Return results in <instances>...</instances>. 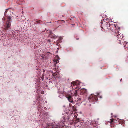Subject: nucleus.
Listing matches in <instances>:
<instances>
[{
    "label": "nucleus",
    "instance_id": "f257e3e1",
    "mask_svg": "<svg viewBox=\"0 0 128 128\" xmlns=\"http://www.w3.org/2000/svg\"><path fill=\"white\" fill-rule=\"evenodd\" d=\"M88 100L90 102H92L93 103L96 102L98 100V97L96 96L91 94L89 97Z\"/></svg>",
    "mask_w": 128,
    "mask_h": 128
},
{
    "label": "nucleus",
    "instance_id": "f03ea898",
    "mask_svg": "<svg viewBox=\"0 0 128 128\" xmlns=\"http://www.w3.org/2000/svg\"><path fill=\"white\" fill-rule=\"evenodd\" d=\"M117 36H118V41L119 42H118V43L121 44V40H124L122 34L121 33L120 34L119 32H118V34H117Z\"/></svg>",
    "mask_w": 128,
    "mask_h": 128
},
{
    "label": "nucleus",
    "instance_id": "7ed1b4c3",
    "mask_svg": "<svg viewBox=\"0 0 128 128\" xmlns=\"http://www.w3.org/2000/svg\"><path fill=\"white\" fill-rule=\"evenodd\" d=\"M46 128H60V127L58 125L51 124H48Z\"/></svg>",
    "mask_w": 128,
    "mask_h": 128
},
{
    "label": "nucleus",
    "instance_id": "20e7f679",
    "mask_svg": "<svg viewBox=\"0 0 128 128\" xmlns=\"http://www.w3.org/2000/svg\"><path fill=\"white\" fill-rule=\"evenodd\" d=\"M11 25L9 21H7L6 24L4 25V29L5 30H7L9 29L10 26Z\"/></svg>",
    "mask_w": 128,
    "mask_h": 128
},
{
    "label": "nucleus",
    "instance_id": "39448f33",
    "mask_svg": "<svg viewBox=\"0 0 128 128\" xmlns=\"http://www.w3.org/2000/svg\"><path fill=\"white\" fill-rule=\"evenodd\" d=\"M110 23L108 22H106L104 24H103L102 28L104 30L108 29L110 27Z\"/></svg>",
    "mask_w": 128,
    "mask_h": 128
},
{
    "label": "nucleus",
    "instance_id": "423d86ee",
    "mask_svg": "<svg viewBox=\"0 0 128 128\" xmlns=\"http://www.w3.org/2000/svg\"><path fill=\"white\" fill-rule=\"evenodd\" d=\"M109 26V30H111L112 31H113V30H115L116 26L114 24H110Z\"/></svg>",
    "mask_w": 128,
    "mask_h": 128
},
{
    "label": "nucleus",
    "instance_id": "0eeeda50",
    "mask_svg": "<svg viewBox=\"0 0 128 128\" xmlns=\"http://www.w3.org/2000/svg\"><path fill=\"white\" fill-rule=\"evenodd\" d=\"M66 97L67 98L68 100L71 103L73 102L72 97L70 94H68L66 96Z\"/></svg>",
    "mask_w": 128,
    "mask_h": 128
},
{
    "label": "nucleus",
    "instance_id": "6e6552de",
    "mask_svg": "<svg viewBox=\"0 0 128 128\" xmlns=\"http://www.w3.org/2000/svg\"><path fill=\"white\" fill-rule=\"evenodd\" d=\"M49 31L50 34H49V36L50 37L54 39H55L57 38V36L56 35H54L51 30H49Z\"/></svg>",
    "mask_w": 128,
    "mask_h": 128
},
{
    "label": "nucleus",
    "instance_id": "1a4fd4ad",
    "mask_svg": "<svg viewBox=\"0 0 128 128\" xmlns=\"http://www.w3.org/2000/svg\"><path fill=\"white\" fill-rule=\"evenodd\" d=\"M87 91L86 89L84 88L82 90H81V94H86Z\"/></svg>",
    "mask_w": 128,
    "mask_h": 128
},
{
    "label": "nucleus",
    "instance_id": "9d476101",
    "mask_svg": "<svg viewBox=\"0 0 128 128\" xmlns=\"http://www.w3.org/2000/svg\"><path fill=\"white\" fill-rule=\"evenodd\" d=\"M73 120L74 121H76L78 122L79 121V118H78L76 116H75Z\"/></svg>",
    "mask_w": 128,
    "mask_h": 128
},
{
    "label": "nucleus",
    "instance_id": "9b49d317",
    "mask_svg": "<svg viewBox=\"0 0 128 128\" xmlns=\"http://www.w3.org/2000/svg\"><path fill=\"white\" fill-rule=\"evenodd\" d=\"M71 84L72 87L73 88V86H77V83L75 82H72L71 83Z\"/></svg>",
    "mask_w": 128,
    "mask_h": 128
},
{
    "label": "nucleus",
    "instance_id": "f8f14e48",
    "mask_svg": "<svg viewBox=\"0 0 128 128\" xmlns=\"http://www.w3.org/2000/svg\"><path fill=\"white\" fill-rule=\"evenodd\" d=\"M54 66H56V64L59 61L57 59H54Z\"/></svg>",
    "mask_w": 128,
    "mask_h": 128
},
{
    "label": "nucleus",
    "instance_id": "ddd939ff",
    "mask_svg": "<svg viewBox=\"0 0 128 128\" xmlns=\"http://www.w3.org/2000/svg\"><path fill=\"white\" fill-rule=\"evenodd\" d=\"M72 110H73L74 112H76V106H72Z\"/></svg>",
    "mask_w": 128,
    "mask_h": 128
},
{
    "label": "nucleus",
    "instance_id": "4468645a",
    "mask_svg": "<svg viewBox=\"0 0 128 128\" xmlns=\"http://www.w3.org/2000/svg\"><path fill=\"white\" fill-rule=\"evenodd\" d=\"M77 94H78L77 90H75L73 95L76 96L77 95Z\"/></svg>",
    "mask_w": 128,
    "mask_h": 128
},
{
    "label": "nucleus",
    "instance_id": "2eb2a0df",
    "mask_svg": "<svg viewBox=\"0 0 128 128\" xmlns=\"http://www.w3.org/2000/svg\"><path fill=\"white\" fill-rule=\"evenodd\" d=\"M35 21L38 23H39L40 22H42V21L40 20H36Z\"/></svg>",
    "mask_w": 128,
    "mask_h": 128
},
{
    "label": "nucleus",
    "instance_id": "dca6fc26",
    "mask_svg": "<svg viewBox=\"0 0 128 128\" xmlns=\"http://www.w3.org/2000/svg\"><path fill=\"white\" fill-rule=\"evenodd\" d=\"M114 119L113 118H112L111 119H110V124H112V123L113 122H114Z\"/></svg>",
    "mask_w": 128,
    "mask_h": 128
},
{
    "label": "nucleus",
    "instance_id": "f3484780",
    "mask_svg": "<svg viewBox=\"0 0 128 128\" xmlns=\"http://www.w3.org/2000/svg\"><path fill=\"white\" fill-rule=\"evenodd\" d=\"M44 75L43 74H42V80H44Z\"/></svg>",
    "mask_w": 128,
    "mask_h": 128
},
{
    "label": "nucleus",
    "instance_id": "a211bd4d",
    "mask_svg": "<svg viewBox=\"0 0 128 128\" xmlns=\"http://www.w3.org/2000/svg\"><path fill=\"white\" fill-rule=\"evenodd\" d=\"M69 106L70 107H71V106H72V104H69Z\"/></svg>",
    "mask_w": 128,
    "mask_h": 128
},
{
    "label": "nucleus",
    "instance_id": "6ab92c4d",
    "mask_svg": "<svg viewBox=\"0 0 128 128\" xmlns=\"http://www.w3.org/2000/svg\"><path fill=\"white\" fill-rule=\"evenodd\" d=\"M8 19L9 20H11V18L10 17H8Z\"/></svg>",
    "mask_w": 128,
    "mask_h": 128
},
{
    "label": "nucleus",
    "instance_id": "aec40b11",
    "mask_svg": "<svg viewBox=\"0 0 128 128\" xmlns=\"http://www.w3.org/2000/svg\"><path fill=\"white\" fill-rule=\"evenodd\" d=\"M8 10V9H7V10H6L5 11V12H4V14H6L7 13V10Z\"/></svg>",
    "mask_w": 128,
    "mask_h": 128
},
{
    "label": "nucleus",
    "instance_id": "412c9836",
    "mask_svg": "<svg viewBox=\"0 0 128 128\" xmlns=\"http://www.w3.org/2000/svg\"><path fill=\"white\" fill-rule=\"evenodd\" d=\"M98 97L100 98H102V96H99Z\"/></svg>",
    "mask_w": 128,
    "mask_h": 128
},
{
    "label": "nucleus",
    "instance_id": "4be33fe9",
    "mask_svg": "<svg viewBox=\"0 0 128 128\" xmlns=\"http://www.w3.org/2000/svg\"><path fill=\"white\" fill-rule=\"evenodd\" d=\"M62 22H64V20H62L61 21Z\"/></svg>",
    "mask_w": 128,
    "mask_h": 128
},
{
    "label": "nucleus",
    "instance_id": "5701e85b",
    "mask_svg": "<svg viewBox=\"0 0 128 128\" xmlns=\"http://www.w3.org/2000/svg\"><path fill=\"white\" fill-rule=\"evenodd\" d=\"M48 42H50V40L48 39Z\"/></svg>",
    "mask_w": 128,
    "mask_h": 128
},
{
    "label": "nucleus",
    "instance_id": "b1692460",
    "mask_svg": "<svg viewBox=\"0 0 128 128\" xmlns=\"http://www.w3.org/2000/svg\"><path fill=\"white\" fill-rule=\"evenodd\" d=\"M56 44L57 46H58V43H56Z\"/></svg>",
    "mask_w": 128,
    "mask_h": 128
},
{
    "label": "nucleus",
    "instance_id": "393cba45",
    "mask_svg": "<svg viewBox=\"0 0 128 128\" xmlns=\"http://www.w3.org/2000/svg\"><path fill=\"white\" fill-rule=\"evenodd\" d=\"M122 79H121V80H120V81L121 82V81H122Z\"/></svg>",
    "mask_w": 128,
    "mask_h": 128
}]
</instances>
